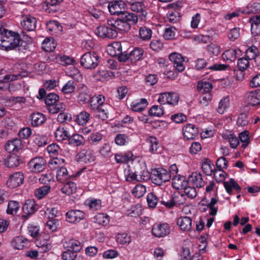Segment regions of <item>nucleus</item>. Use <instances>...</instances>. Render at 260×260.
Returning <instances> with one entry per match:
<instances>
[{
  "instance_id": "nucleus-1",
  "label": "nucleus",
  "mask_w": 260,
  "mask_h": 260,
  "mask_svg": "<svg viewBox=\"0 0 260 260\" xmlns=\"http://www.w3.org/2000/svg\"><path fill=\"white\" fill-rule=\"evenodd\" d=\"M218 187L214 182L210 181L206 187L205 195L206 197H211V201L209 203H206L205 200L202 201V204L207 207L210 210V215L214 216L217 213V208L215 206L217 198Z\"/></svg>"
},
{
  "instance_id": "nucleus-2",
  "label": "nucleus",
  "mask_w": 260,
  "mask_h": 260,
  "mask_svg": "<svg viewBox=\"0 0 260 260\" xmlns=\"http://www.w3.org/2000/svg\"><path fill=\"white\" fill-rule=\"evenodd\" d=\"M5 36L3 38L8 39L7 42H4V50H9L14 49L19 45L20 38L18 34L12 31H8L5 28Z\"/></svg>"
},
{
  "instance_id": "nucleus-3",
  "label": "nucleus",
  "mask_w": 260,
  "mask_h": 260,
  "mask_svg": "<svg viewBox=\"0 0 260 260\" xmlns=\"http://www.w3.org/2000/svg\"><path fill=\"white\" fill-rule=\"evenodd\" d=\"M151 179L153 183L160 185L163 183L170 180V175L168 172L164 169H155L152 171Z\"/></svg>"
},
{
  "instance_id": "nucleus-4",
  "label": "nucleus",
  "mask_w": 260,
  "mask_h": 260,
  "mask_svg": "<svg viewBox=\"0 0 260 260\" xmlns=\"http://www.w3.org/2000/svg\"><path fill=\"white\" fill-rule=\"evenodd\" d=\"M99 56L94 52H87L83 54L81 58V64L85 68L94 69L99 63Z\"/></svg>"
},
{
  "instance_id": "nucleus-5",
  "label": "nucleus",
  "mask_w": 260,
  "mask_h": 260,
  "mask_svg": "<svg viewBox=\"0 0 260 260\" xmlns=\"http://www.w3.org/2000/svg\"><path fill=\"white\" fill-rule=\"evenodd\" d=\"M179 100V96L176 92H164L159 94L157 102L161 105L169 104L176 106Z\"/></svg>"
},
{
  "instance_id": "nucleus-6",
  "label": "nucleus",
  "mask_w": 260,
  "mask_h": 260,
  "mask_svg": "<svg viewBox=\"0 0 260 260\" xmlns=\"http://www.w3.org/2000/svg\"><path fill=\"white\" fill-rule=\"evenodd\" d=\"M46 161L43 157H35L28 163L27 167L31 173H38L45 170Z\"/></svg>"
},
{
  "instance_id": "nucleus-7",
  "label": "nucleus",
  "mask_w": 260,
  "mask_h": 260,
  "mask_svg": "<svg viewBox=\"0 0 260 260\" xmlns=\"http://www.w3.org/2000/svg\"><path fill=\"white\" fill-rule=\"evenodd\" d=\"M21 25L26 30L33 31L36 28L37 20L33 16L27 14L26 11L24 10L22 12Z\"/></svg>"
},
{
  "instance_id": "nucleus-8",
  "label": "nucleus",
  "mask_w": 260,
  "mask_h": 260,
  "mask_svg": "<svg viewBox=\"0 0 260 260\" xmlns=\"http://www.w3.org/2000/svg\"><path fill=\"white\" fill-rule=\"evenodd\" d=\"M170 232L171 227L166 222L155 223L151 230L152 235L157 238H164L169 235Z\"/></svg>"
},
{
  "instance_id": "nucleus-9",
  "label": "nucleus",
  "mask_w": 260,
  "mask_h": 260,
  "mask_svg": "<svg viewBox=\"0 0 260 260\" xmlns=\"http://www.w3.org/2000/svg\"><path fill=\"white\" fill-rule=\"evenodd\" d=\"M125 177L127 181H141L142 180H146L149 178L148 172L146 170H143L139 173L138 172H134L131 169L125 170Z\"/></svg>"
},
{
  "instance_id": "nucleus-10",
  "label": "nucleus",
  "mask_w": 260,
  "mask_h": 260,
  "mask_svg": "<svg viewBox=\"0 0 260 260\" xmlns=\"http://www.w3.org/2000/svg\"><path fill=\"white\" fill-rule=\"evenodd\" d=\"M95 34L102 38H115L117 36V31L111 27L102 25L98 26L94 30Z\"/></svg>"
},
{
  "instance_id": "nucleus-11",
  "label": "nucleus",
  "mask_w": 260,
  "mask_h": 260,
  "mask_svg": "<svg viewBox=\"0 0 260 260\" xmlns=\"http://www.w3.org/2000/svg\"><path fill=\"white\" fill-rule=\"evenodd\" d=\"M66 220L71 223L76 224L84 219L86 214L80 210H71L66 214Z\"/></svg>"
},
{
  "instance_id": "nucleus-12",
  "label": "nucleus",
  "mask_w": 260,
  "mask_h": 260,
  "mask_svg": "<svg viewBox=\"0 0 260 260\" xmlns=\"http://www.w3.org/2000/svg\"><path fill=\"white\" fill-rule=\"evenodd\" d=\"M93 150L90 149H83L76 155V159L85 163L91 162L95 160Z\"/></svg>"
},
{
  "instance_id": "nucleus-13",
  "label": "nucleus",
  "mask_w": 260,
  "mask_h": 260,
  "mask_svg": "<svg viewBox=\"0 0 260 260\" xmlns=\"http://www.w3.org/2000/svg\"><path fill=\"white\" fill-rule=\"evenodd\" d=\"M126 5L122 1H113L108 4V9L111 15H117L120 16L125 9Z\"/></svg>"
},
{
  "instance_id": "nucleus-14",
  "label": "nucleus",
  "mask_w": 260,
  "mask_h": 260,
  "mask_svg": "<svg viewBox=\"0 0 260 260\" xmlns=\"http://www.w3.org/2000/svg\"><path fill=\"white\" fill-rule=\"evenodd\" d=\"M23 174L20 172L12 174L7 181V185L10 188H15L21 185L24 181Z\"/></svg>"
},
{
  "instance_id": "nucleus-15",
  "label": "nucleus",
  "mask_w": 260,
  "mask_h": 260,
  "mask_svg": "<svg viewBox=\"0 0 260 260\" xmlns=\"http://www.w3.org/2000/svg\"><path fill=\"white\" fill-rule=\"evenodd\" d=\"M170 60L173 62L174 67L178 72H182L185 67L183 64L184 59L181 54L173 52L169 55Z\"/></svg>"
},
{
  "instance_id": "nucleus-16",
  "label": "nucleus",
  "mask_w": 260,
  "mask_h": 260,
  "mask_svg": "<svg viewBox=\"0 0 260 260\" xmlns=\"http://www.w3.org/2000/svg\"><path fill=\"white\" fill-rule=\"evenodd\" d=\"M199 133L198 128L192 124H187L183 128V135L184 139L187 140H193Z\"/></svg>"
},
{
  "instance_id": "nucleus-17",
  "label": "nucleus",
  "mask_w": 260,
  "mask_h": 260,
  "mask_svg": "<svg viewBox=\"0 0 260 260\" xmlns=\"http://www.w3.org/2000/svg\"><path fill=\"white\" fill-rule=\"evenodd\" d=\"M130 9L132 11L137 13V16L141 20L146 19L147 12L141 2H134L130 3Z\"/></svg>"
},
{
  "instance_id": "nucleus-18",
  "label": "nucleus",
  "mask_w": 260,
  "mask_h": 260,
  "mask_svg": "<svg viewBox=\"0 0 260 260\" xmlns=\"http://www.w3.org/2000/svg\"><path fill=\"white\" fill-rule=\"evenodd\" d=\"M223 186L226 192L229 194H234V192L239 193L241 190V187L233 178L224 181L223 182Z\"/></svg>"
},
{
  "instance_id": "nucleus-19",
  "label": "nucleus",
  "mask_w": 260,
  "mask_h": 260,
  "mask_svg": "<svg viewBox=\"0 0 260 260\" xmlns=\"http://www.w3.org/2000/svg\"><path fill=\"white\" fill-rule=\"evenodd\" d=\"M176 223L179 229L183 232H189L192 228V219L189 217H180L177 218Z\"/></svg>"
},
{
  "instance_id": "nucleus-20",
  "label": "nucleus",
  "mask_w": 260,
  "mask_h": 260,
  "mask_svg": "<svg viewBox=\"0 0 260 260\" xmlns=\"http://www.w3.org/2000/svg\"><path fill=\"white\" fill-rule=\"evenodd\" d=\"M108 24L112 27V28L120 31H127L130 28L131 26L128 23L124 21L119 16V18L114 21H110L108 22Z\"/></svg>"
},
{
  "instance_id": "nucleus-21",
  "label": "nucleus",
  "mask_w": 260,
  "mask_h": 260,
  "mask_svg": "<svg viewBox=\"0 0 260 260\" xmlns=\"http://www.w3.org/2000/svg\"><path fill=\"white\" fill-rule=\"evenodd\" d=\"M22 148V142L19 139L9 141L5 145V149L9 153H15Z\"/></svg>"
},
{
  "instance_id": "nucleus-22",
  "label": "nucleus",
  "mask_w": 260,
  "mask_h": 260,
  "mask_svg": "<svg viewBox=\"0 0 260 260\" xmlns=\"http://www.w3.org/2000/svg\"><path fill=\"white\" fill-rule=\"evenodd\" d=\"M28 244V240L23 236H20L14 238L11 242V245L16 249H22Z\"/></svg>"
},
{
  "instance_id": "nucleus-23",
  "label": "nucleus",
  "mask_w": 260,
  "mask_h": 260,
  "mask_svg": "<svg viewBox=\"0 0 260 260\" xmlns=\"http://www.w3.org/2000/svg\"><path fill=\"white\" fill-rule=\"evenodd\" d=\"M134 155L131 151L116 153L115 155V160L118 164H126L133 160Z\"/></svg>"
},
{
  "instance_id": "nucleus-24",
  "label": "nucleus",
  "mask_w": 260,
  "mask_h": 260,
  "mask_svg": "<svg viewBox=\"0 0 260 260\" xmlns=\"http://www.w3.org/2000/svg\"><path fill=\"white\" fill-rule=\"evenodd\" d=\"M20 78H21L20 74L5 76L3 79H0V90H5L8 89L10 81L18 80Z\"/></svg>"
},
{
  "instance_id": "nucleus-25",
  "label": "nucleus",
  "mask_w": 260,
  "mask_h": 260,
  "mask_svg": "<svg viewBox=\"0 0 260 260\" xmlns=\"http://www.w3.org/2000/svg\"><path fill=\"white\" fill-rule=\"evenodd\" d=\"M172 177V186L174 188L182 189L186 186L187 182L184 176L177 175Z\"/></svg>"
},
{
  "instance_id": "nucleus-26",
  "label": "nucleus",
  "mask_w": 260,
  "mask_h": 260,
  "mask_svg": "<svg viewBox=\"0 0 260 260\" xmlns=\"http://www.w3.org/2000/svg\"><path fill=\"white\" fill-rule=\"evenodd\" d=\"M188 182L199 188L202 187L204 184L202 175L197 172H193L189 176Z\"/></svg>"
},
{
  "instance_id": "nucleus-27",
  "label": "nucleus",
  "mask_w": 260,
  "mask_h": 260,
  "mask_svg": "<svg viewBox=\"0 0 260 260\" xmlns=\"http://www.w3.org/2000/svg\"><path fill=\"white\" fill-rule=\"evenodd\" d=\"M37 209V204L34 200H26L22 207L24 213L27 215L35 213Z\"/></svg>"
},
{
  "instance_id": "nucleus-28",
  "label": "nucleus",
  "mask_w": 260,
  "mask_h": 260,
  "mask_svg": "<svg viewBox=\"0 0 260 260\" xmlns=\"http://www.w3.org/2000/svg\"><path fill=\"white\" fill-rule=\"evenodd\" d=\"M107 50L108 54L112 56L119 55L122 53L121 44L119 42H113L107 46Z\"/></svg>"
},
{
  "instance_id": "nucleus-29",
  "label": "nucleus",
  "mask_w": 260,
  "mask_h": 260,
  "mask_svg": "<svg viewBox=\"0 0 260 260\" xmlns=\"http://www.w3.org/2000/svg\"><path fill=\"white\" fill-rule=\"evenodd\" d=\"M120 17L126 23L129 25H135L138 22V16L134 13L124 11L121 13Z\"/></svg>"
},
{
  "instance_id": "nucleus-30",
  "label": "nucleus",
  "mask_w": 260,
  "mask_h": 260,
  "mask_svg": "<svg viewBox=\"0 0 260 260\" xmlns=\"http://www.w3.org/2000/svg\"><path fill=\"white\" fill-rule=\"evenodd\" d=\"M160 194L159 190L156 193H154V192H150L148 193L147 196V202L148 205L150 208H155L156 206L157 203L158 202H160V199H159V198H161V196L159 195Z\"/></svg>"
},
{
  "instance_id": "nucleus-31",
  "label": "nucleus",
  "mask_w": 260,
  "mask_h": 260,
  "mask_svg": "<svg viewBox=\"0 0 260 260\" xmlns=\"http://www.w3.org/2000/svg\"><path fill=\"white\" fill-rule=\"evenodd\" d=\"M148 104V101L146 99H141L139 101L133 102L131 107L134 112H141L146 108Z\"/></svg>"
},
{
  "instance_id": "nucleus-32",
  "label": "nucleus",
  "mask_w": 260,
  "mask_h": 260,
  "mask_svg": "<svg viewBox=\"0 0 260 260\" xmlns=\"http://www.w3.org/2000/svg\"><path fill=\"white\" fill-rule=\"evenodd\" d=\"M239 52H240V50L238 49H228L223 53L222 58L224 60L232 62L236 60Z\"/></svg>"
},
{
  "instance_id": "nucleus-33",
  "label": "nucleus",
  "mask_w": 260,
  "mask_h": 260,
  "mask_svg": "<svg viewBox=\"0 0 260 260\" xmlns=\"http://www.w3.org/2000/svg\"><path fill=\"white\" fill-rule=\"evenodd\" d=\"M111 109L112 107L110 105L106 104L100 107H97L94 111H96L99 116L103 120H106L109 118V111Z\"/></svg>"
},
{
  "instance_id": "nucleus-34",
  "label": "nucleus",
  "mask_w": 260,
  "mask_h": 260,
  "mask_svg": "<svg viewBox=\"0 0 260 260\" xmlns=\"http://www.w3.org/2000/svg\"><path fill=\"white\" fill-rule=\"evenodd\" d=\"M251 31L254 36L260 34V15H255L250 19Z\"/></svg>"
},
{
  "instance_id": "nucleus-35",
  "label": "nucleus",
  "mask_w": 260,
  "mask_h": 260,
  "mask_svg": "<svg viewBox=\"0 0 260 260\" xmlns=\"http://www.w3.org/2000/svg\"><path fill=\"white\" fill-rule=\"evenodd\" d=\"M54 136L57 141H62L68 139L70 135L67 128L59 126L54 132Z\"/></svg>"
},
{
  "instance_id": "nucleus-36",
  "label": "nucleus",
  "mask_w": 260,
  "mask_h": 260,
  "mask_svg": "<svg viewBox=\"0 0 260 260\" xmlns=\"http://www.w3.org/2000/svg\"><path fill=\"white\" fill-rule=\"evenodd\" d=\"M144 51L141 48H135L131 51L127 57V59H130L133 62H136L142 59Z\"/></svg>"
},
{
  "instance_id": "nucleus-37",
  "label": "nucleus",
  "mask_w": 260,
  "mask_h": 260,
  "mask_svg": "<svg viewBox=\"0 0 260 260\" xmlns=\"http://www.w3.org/2000/svg\"><path fill=\"white\" fill-rule=\"evenodd\" d=\"M105 96L101 94L95 95L90 100L91 108L93 110H95V108L106 104L105 103Z\"/></svg>"
},
{
  "instance_id": "nucleus-38",
  "label": "nucleus",
  "mask_w": 260,
  "mask_h": 260,
  "mask_svg": "<svg viewBox=\"0 0 260 260\" xmlns=\"http://www.w3.org/2000/svg\"><path fill=\"white\" fill-rule=\"evenodd\" d=\"M64 246L67 248V250L75 253L79 251L82 248L81 243L74 239L70 240L68 242H66Z\"/></svg>"
},
{
  "instance_id": "nucleus-39",
  "label": "nucleus",
  "mask_w": 260,
  "mask_h": 260,
  "mask_svg": "<svg viewBox=\"0 0 260 260\" xmlns=\"http://www.w3.org/2000/svg\"><path fill=\"white\" fill-rule=\"evenodd\" d=\"M247 100L252 105L260 104V89L250 91L247 96Z\"/></svg>"
},
{
  "instance_id": "nucleus-40",
  "label": "nucleus",
  "mask_w": 260,
  "mask_h": 260,
  "mask_svg": "<svg viewBox=\"0 0 260 260\" xmlns=\"http://www.w3.org/2000/svg\"><path fill=\"white\" fill-rule=\"evenodd\" d=\"M64 160L59 157H53L51 159L48 163L49 167L51 170L57 171L59 169L64 167Z\"/></svg>"
},
{
  "instance_id": "nucleus-41",
  "label": "nucleus",
  "mask_w": 260,
  "mask_h": 260,
  "mask_svg": "<svg viewBox=\"0 0 260 260\" xmlns=\"http://www.w3.org/2000/svg\"><path fill=\"white\" fill-rule=\"evenodd\" d=\"M260 11V4L258 3H250L245 8H242L243 14H249L256 13Z\"/></svg>"
},
{
  "instance_id": "nucleus-42",
  "label": "nucleus",
  "mask_w": 260,
  "mask_h": 260,
  "mask_svg": "<svg viewBox=\"0 0 260 260\" xmlns=\"http://www.w3.org/2000/svg\"><path fill=\"white\" fill-rule=\"evenodd\" d=\"M21 162L20 157L17 155H10L4 160L5 165L9 168L18 167Z\"/></svg>"
},
{
  "instance_id": "nucleus-43",
  "label": "nucleus",
  "mask_w": 260,
  "mask_h": 260,
  "mask_svg": "<svg viewBox=\"0 0 260 260\" xmlns=\"http://www.w3.org/2000/svg\"><path fill=\"white\" fill-rule=\"evenodd\" d=\"M69 177L70 175L66 167H61L56 171V178L58 182L60 183H64Z\"/></svg>"
},
{
  "instance_id": "nucleus-44",
  "label": "nucleus",
  "mask_w": 260,
  "mask_h": 260,
  "mask_svg": "<svg viewBox=\"0 0 260 260\" xmlns=\"http://www.w3.org/2000/svg\"><path fill=\"white\" fill-rule=\"evenodd\" d=\"M197 88L198 91L202 94L210 93L212 85L209 82L201 81L198 83Z\"/></svg>"
},
{
  "instance_id": "nucleus-45",
  "label": "nucleus",
  "mask_w": 260,
  "mask_h": 260,
  "mask_svg": "<svg viewBox=\"0 0 260 260\" xmlns=\"http://www.w3.org/2000/svg\"><path fill=\"white\" fill-rule=\"evenodd\" d=\"M146 142L149 145V151L152 153H155L158 149V141L156 137L149 136L146 138Z\"/></svg>"
},
{
  "instance_id": "nucleus-46",
  "label": "nucleus",
  "mask_w": 260,
  "mask_h": 260,
  "mask_svg": "<svg viewBox=\"0 0 260 260\" xmlns=\"http://www.w3.org/2000/svg\"><path fill=\"white\" fill-rule=\"evenodd\" d=\"M56 43L52 38H47L42 43V49L46 52L53 51L56 47Z\"/></svg>"
},
{
  "instance_id": "nucleus-47",
  "label": "nucleus",
  "mask_w": 260,
  "mask_h": 260,
  "mask_svg": "<svg viewBox=\"0 0 260 260\" xmlns=\"http://www.w3.org/2000/svg\"><path fill=\"white\" fill-rule=\"evenodd\" d=\"M31 124L34 126L41 125L46 121L45 116L41 113H35L31 116Z\"/></svg>"
},
{
  "instance_id": "nucleus-48",
  "label": "nucleus",
  "mask_w": 260,
  "mask_h": 260,
  "mask_svg": "<svg viewBox=\"0 0 260 260\" xmlns=\"http://www.w3.org/2000/svg\"><path fill=\"white\" fill-rule=\"evenodd\" d=\"M109 221L110 217L106 213H98L94 217V222L101 225H107Z\"/></svg>"
},
{
  "instance_id": "nucleus-49",
  "label": "nucleus",
  "mask_w": 260,
  "mask_h": 260,
  "mask_svg": "<svg viewBox=\"0 0 260 260\" xmlns=\"http://www.w3.org/2000/svg\"><path fill=\"white\" fill-rule=\"evenodd\" d=\"M77 188V185L75 183L69 181L61 188V191L63 193L69 196L75 192Z\"/></svg>"
},
{
  "instance_id": "nucleus-50",
  "label": "nucleus",
  "mask_w": 260,
  "mask_h": 260,
  "mask_svg": "<svg viewBox=\"0 0 260 260\" xmlns=\"http://www.w3.org/2000/svg\"><path fill=\"white\" fill-rule=\"evenodd\" d=\"M59 225V220L57 219H49L45 225V230L48 233L55 232Z\"/></svg>"
},
{
  "instance_id": "nucleus-51",
  "label": "nucleus",
  "mask_w": 260,
  "mask_h": 260,
  "mask_svg": "<svg viewBox=\"0 0 260 260\" xmlns=\"http://www.w3.org/2000/svg\"><path fill=\"white\" fill-rule=\"evenodd\" d=\"M49 239L50 236H47L43 241H41V238L37 240L36 244L37 246L40 248L43 252L49 251L52 248V245L49 241Z\"/></svg>"
},
{
  "instance_id": "nucleus-52",
  "label": "nucleus",
  "mask_w": 260,
  "mask_h": 260,
  "mask_svg": "<svg viewBox=\"0 0 260 260\" xmlns=\"http://www.w3.org/2000/svg\"><path fill=\"white\" fill-rule=\"evenodd\" d=\"M90 114L86 111H82L76 116L75 122L79 125H84L87 123L90 119Z\"/></svg>"
},
{
  "instance_id": "nucleus-53",
  "label": "nucleus",
  "mask_w": 260,
  "mask_h": 260,
  "mask_svg": "<svg viewBox=\"0 0 260 260\" xmlns=\"http://www.w3.org/2000/svg\"><path fill=\"white\" fill-rule=\"evenodd\" d=\"M172 199L175 206H177L184 204L186 201V198L182 191L174 193L172 197Z\"/></svg>"
},
{
  "instance_id": "nucleus-54",
  "label": "nucleus",
  "mask_w": 260,
  "mask_h": 260,
  "mask_svg": "<svg viewBox=\"0 0 260 260\" xmlns=\"http://www.w3.org/2000/svg\"><path fill=\"white\" fill-rule=\"evenodd\" d=\"M230 105V99L229 96L222 98L219 102L217 109V112L220 114H223L229 108Z\"/></svg>"
},
{
  "instance_id": "nucleus-55",
  "label": "nucleus",
  "mask_w": 260,
  "mask_h": 260,
  "mask_svg": "<svg viewBox=\"0 0 260 260\" xmlns=\"http://www.w3.org/2000/svg\"><path fill=\"white\" fill-rule=\"evenodd\" d=\"M85 204L93 211L98 210L101 208V201L99 199L89 198L86 200Z\"/></svg>"
},
{
  "instance_id": "nucleus-56",
  "label": "nucleus",
  "mask_w": 260,
  "mask_h": 260,
  "mask_svg": "<svg viewBox=\"0 0 260 260\" xmlns=\"http://www.w3.org/2000/svg\"><path fill=\"white\" fill-rule=\"evenodd\" d=\"M146 192V187L142 184H137L132 189V194L137 198L143 197Z\"/></svg>"
},
{
  "instance_id": "nucleus-57",
  "label": "nucleus",
  "mask_w": 260,
  "mask_h": 260,
  "mask_svg": "<svg viewBox=\"0 0 260 260\" xmlns=\"http://www.w3.org/2000/svg\"><path fill=\"white\" fill-rule=\"evenodd\" d=\"M66 74L68 76L77 81H80L82 79V75L79 70L73 67L68 68L66 71Z\"/></svg>"
},
{
  "instance_id": "nucleus-58",
  "label": "nucleus",
  "mask_w": 260,
  "mask_h": 260,
  "mask_svg": "<svg viewBox=\"0 0 260 260\" xmlns=\"http://www.w3.org/2000/svg\"><path fill=\"white\" fill-rule=\"evenodd\" d=\"M202 169L207 175H211L215 171V166L210 160L206 159L203 162Z\"/></svg>"
},
{
  "instance_id": "nucleus-59",
  "label": "nucleus",
  "mask_w": 260,
  "mask_h": 260,
  "mask_svg": "<svg viewBox=\"0 0 260 260\" xmlns=\"http://www.w3.org/2000/svg\"><path fill=\"white\" fill-rule=\"evenodd\" d=\"M49 185H44L36 189L35 196L38 199H41L45 197L50 191Z\"/></svg>"
},
{
  "instance_id": "nucleus-60",
  "label": "nucleus",
  "mask_w": 260,
  "mask_h": 260,
  "mask_svg": "<svg viewBox=\"0 0 260 260\" xmlns=\"http://www.w3.org/2000/svg\"><path fill=\"white\" fill-rule=\"evenodd\" d=\"M100 155L104 158H108L111 156V147L109 143H105L102 146L99 150Z\"/></svg>"
},
{
  "instance_id": "nucleus-61",
  "label": "nucleus",
  "mask_w": 260,
  "mask_h": 260,
  "mask_svg": "<svg viewBox=\"0 0 260 260\" xmlns=\"http://www.w3.org/2000/svg\"><path fill=\"white\" fill-rule=\"evenodd\" d=\"M56 61L64 66L72 64L75 62L73 58L62 55H59L56 57Z\"/></svg>"
},
{
  "instance_id": "nucleus-62",
  "label": "nucleus",
  "mask_w": 260,
  "mask_h": 260,
  "mask_svg": "<svg viewBox=\"0 0 260 260\" xmlns=\"http://www.w3.org/2000/svg\"><path fill=\"white\" fill-rule=\"evenodd\" d=\"M68 139L69 144L76 146L83 145L84 142L83 137L79 134L73 135Z\"/></svg>"
},
{
  "instance_id": "nucleus-63",
  "label": "nucleus",
  "mask_w": 260,
  "mask_h": 260,
  "mask_svg": "<svg viewBox=\"0 0 260 260\" xmlns=\"http://www.w3.org/2000/svg\"><path fill=\"white\" fill-rule=\"evenodd\" d=\"M222 137L224 139L228 140L231 147L232 148H236L239 144V139L233 134H223Z\"/></svg>"
},
{
  "instance_id": "nucleus-64",
  "label": "nucleus",
  "mask_w": 260,
  "mask_h": 260,
  "mask_svg": "<svg viewBox=\"0 0 260 260\" xmlns=\"http://www.w3.org/2000/svg\"><path fill=\"white\" fill-rule=\"evenodd\" d=\"M19 204L17 201H9L8 204L7 213L9 214L14 215L17 213L19 209Z\"/></svg>"
}]
</instances>
